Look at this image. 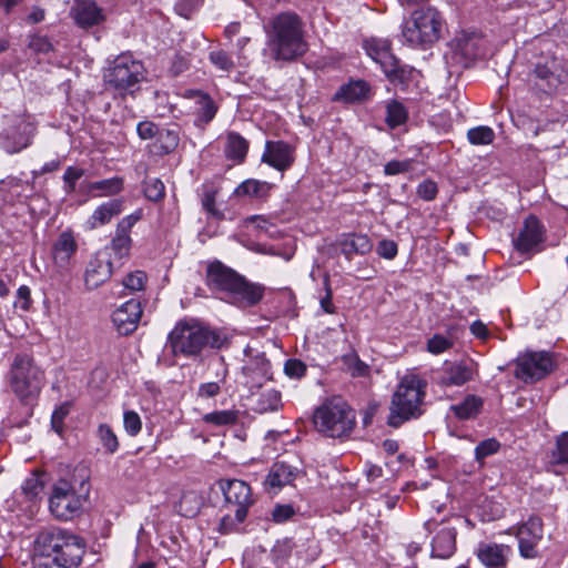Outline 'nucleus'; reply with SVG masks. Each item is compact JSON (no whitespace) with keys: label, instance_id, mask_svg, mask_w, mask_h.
Listing matches in <instances>:
<instances>
[{"label":"nucleus","instance_id":"f257e3e1","mask_svg":"<svg viewBox=\"0 0 568 568\" xmlns=\"http://www.w3.org/2000/svg\"><path fill=\"white\" fill-rule=\"evenodd\" d=\"M266 51L275 61H293L307 51L302 19L292 11L272 17L264 26Z\"/></svg>","mask_w":568,"mask_h":568},{"label":"nucleus","instance_id":"f03ea898","mask_svg":"<svg viewBox=\"0 0 568 568\" xmlns=\"http://www.w3.org/2000/svg\"><path fill=\"white\" fill-rule=\"evenodd\" d=\"M227 342L224 333L202 325L196 321H181L168 336L166 348L173 356L186 358L199 356L204 349L221 348Z\"/></svg>","mask_w":568,"mask_h":568},{"label":"nucleus","instance_id":"7ed1b4c3","mask_svg":"<svg viewBox=\"0 0 568 568\" xmlns=\"http://www.w3.org/2000/svg\"><path fill=\"white\" fill-rule=\"evenodd\" d=\"M206 283L212 291L221 292L233 304L251 306L263 297V287L246 282L232 268L219 261L209 263Z\"/></svg>","mask_w":568,"mask_h":568},{"label":"nucleus","instance_id":"20e7f679","mask_svg":"<svg viewBox=\"0 0 568 568\" xmlns=\"http://www.w3.org/2000/svg\"><path fill=\"white\" fill-rule=\"evenodd\" d=\"M426 382L418 375L409 373L402 377L392 397L388 425L398 427L410 418L422 415Z\"/></svg>","mask_w":568,"mask_h":568},{"label":"nucleus","instance_id":"39448f33","mask_svg":"<svg viewBox=\"0 0 568 568\" xmlns=\"http://www.w3.org/2000/svg\"><path fill=\"white\" fill-rule=\"evenodd\" d=\"M443 27V16L435 8L417 9L402 24V41L414 48H426L440 38Z\"/></svg>","mask_w":568,"mask_h":568},{"label":"nucleus","instance_id":"423d86ee","mask_svg":"<svg viewBox=\"0 0 568 568\" xmlns=\"http://www.w3.org/2000/svg\"><path fill=\"white\" fill-rule=\"evenodd\" d=\"M89 497V487L81 481L79 489L68 479L53 483L48 499L50 514L60 521H70L80 517Z\"/></svg>","mask_w":568,"mask_h":568},{"label":"nucleus","instance_id":"0eeeda50","mask_svg":"<svg viewBox=\"0 0 568 568\" xmlns=\"http://www.w3.org/2000/svg\"><path fill=\"white\" fill-rule=\"evenodd\" d=\"M314 425L327 437L343 438L353 432L356 414L342 398H331L315 410Z\"/></svg>","mask_w":568,"mask_h":568},{"label":"nucleus","instance_id":"6e6552de","mask_svg":"<svg viewBox=\"0 0 568 568\" xmlns=\"http://www.w3.org/2000/svg\"><path fill=\"white\" fill-rule=\"evenodd\" d=\"M103 77L109 90L124 97L139 90L140 83L145 79V69L141 61L123 53L113 60Z\"/></svg>","mask_w":568,"mask_h":568},{"label":"nucleus","instance_id":"1a4fd4ad","mask_svg":"<svg viewBox=\"0 0 568 568\" xmlns=\"http://www.w3.org/2000/svg\"><path fill=\"white\" fill-rule=\"evenodd\" d=\"M71 546L84 550L83 541L78 536L58 527L43 529L38 534V559L67 557V549Z\"/></svg>","mask_w":568,"mask_h":568},{"label":"nucleus","instance_id":"9d476101","mask_svg":"<svg viewBox=\"0 0 568 568\" xmlns=\"http://www.w3.org/2000/svg\"><path fill=\"white\" fill-rule=\"evenodd\" d=\"M483 43L478 33L460 31L449 41L445 58L448 63L467 68L480 55Z\"/></svg>","mask_w":568,"mask_h":568},{"label":"nucleus","instance_id":"9b49d317","mask_svg":"<svg viewBox=\"0 0 568 568\" xmlns=\"http://www.w3.org/2000/svg\"><path fill=\"white\" fill-rule=\"evenodd\" d=\"M363 48L367 55L377 63L384 74L392 81H403L404 70L399 68L398 60L392 52L387 39L369 38L364 40Z\"/></svg>","mask_w":568,"mask_h":568},{"label":"nucleus","instance_id":"f8f14e48","mask_svg":"<svg viewBox=\"0 0 568 568\" xmlns=\"http://www.w3.org/2000/svg\"><path fill=\"white\" fill-rule=\"evenodd\" d=\"M142 217V209H136L131 214L122 217L116 224L111 243L100 252H108L109 258L114 261V264L128 257L132 246L131 230Z\"/></svg>","mask_w":568,"mask_h":568},{"label":"nucleus","instance_id":"ddd939ff","mask_svg":"<svg viewBox=\"0 0 568 568\" xmlns=\"http://www.w3.org/2000/svg\"><path fill=\"white\" fill-rule=\"evenodd\" d=\"M554 369L552 357L546 352H528L516 359L515 376L525 383H532L547 376Z\"/></svg>","mask_w":568,"mask_h":568},{"label":"nucleus","instance_id":"4468645a","mask_svg":"<svg viewBox=\"0 0 568 568\" xmlns=\"http://www.w3.org/2000/svg\"><path fill=\"white\" fill-rule=\"evenodd\" d=\"M509 534L518 541L519 555L525 559L538 556V545L542 539V523L538 517H530L527 521L511 527Z\"/></svg>","mask_w":568,"mask_h":568},{"label":"nucleus","instance_id":"2eb2a0df","mask_svg":"<svg viewBox=\"0 0 568 568\" xmlns=\"http://www.w3.org/2000/svg\"><path fill=\"white\" fill-rule=\"evenodd\" d=\"M226 508H231L239 519H245L248 507L253 504L251 487L243 480L227 479L220 484Z\"/></svg>","mask_w":568,"mask_h":568},{"label":"nucleus","instance_id":"dca6fc26","mask_svg":"<svg viewBox=\"0 0 568 568\" xmlns=\"http://www.w3.org/2000/svg\"><path fill=\"white\" fill-rule=\"evenodd\" d=\"M544 240V225L536 216L530 215L524 221L523 229L514 240V244L521 253H534L540 250Z\"/></svg>","mask_w":568,"mask_h":568},{"label":"nucleus","instance_id":"f3484780","mask_svg":"<svg viewBox=\"0 0 568 568\" xmlns=\"http://www.w3.org/2000/svg\"><path fill=\"white\" fill-rule=\"evenodd\" d=\"M295 161V151L292 145L284 141H266L262 162L271 168L284 172L288 170Z\"/></svg>","mask_w":568,"mask_h":568},{"label":"nucleus","instance_id":"a211bd4d","mask_svg":"<svg viewBox=\"0 0 568 568\" xmlns=\"http://www.w3.org/2000/svg\"><path fill=\"white\" fill-rule=\"evenodd\" d=\"M114 261L109 258L108 252H97L90 260L84 272V284L88 290H95L108 281L112 274Z\"/></svg>","mask_w":568,"mask_h":568},{"label":"nucleus","instance_id":"6ab92c4d","mask_svg":"<svg viewBox=\"0 0 568 568\" xmlns=\"http://www.w3.org/2000/svg\"><path fill=\"white\" fill-rule=\"evenodd\" d=\"M476 556L485 568H507L513 549L504 544L481 542L476 549Z\"/></svg>","mask_w":568,"mask_h":568},{"label":"nucleus","instance_id":"aec40b11","mask_svg":"<svg viewBox=\"0 0 568 568\" xmlns=\"http://www.w3.org/2000/svg\"><path fill=\"white\" fill-rule=\"evenodd\" d=\"M70 17L78 27L83 29L98 26L105 19L102 8L98 7L93 0H73Z\"/></svg>","mask_w":568,"mask_h":568},{"label":"nucleus","instance_id":"412c9836","mask_svg":"<svg viewBox=\"0 0 568 568\" xmlns=\"http://www.w3.org/2000/svg\"><path fill=\"white\" fill-rule=\"evenodd\" d=\"M141 315L140 302L130 300L113 312L112 322L119 334L129 335L136 329Z\"/></svg>","mask_w":568,"mask_h":568},{"label":"nucleus","instance_id":"4be33fe9","mask_svg":"<svg viewBox=\"0 0 568 568\" xmlns=\"http://www.w3.org/2000/svg\"><path fill=\"white\" fill-rule=\"evenodd\" d=\"M36 377L31 357L18 356L11 369V386L21 398L30 394L31 381Z\"/></svg>","mask_w":568,"mask_h":568},{"label":"nucleus","instance_id":"5701e85b","mask_svg":"<svg viewBox=\"0 0 568 568\" xmlns=\"http://www.w3.org/2000/svg\"><path fill=\"white\" fill-rule=\"evenodd\" d=\"M298 473L296 467L285 462H276L271 466L265 478V489L268 493L277 494L283 487L292 485Z\"/></svg>","mask_w":568,"mask_h":568},{"label":"nucleus","instance_id":"b1692460","mask_svg":"<svg viewBox=\"0 0 568 568\" xmlns=\"http://www.w3.org/2000/svg\"><path fill=\"white\" fill-rule=\"evenodd\" d=\"M475 366L469 362L446 363L438 383L443 386H462L473 379Z\"/></svg>","mask_w":568,"mask_h":568},{"label":"nucleus","instance_id":"393cba45","mask_svg":"<svg viewBox=\"0 0 568 568\" xmlns=\"http://www.w3.org/2000/svg\"><path fill=\"white\" fill-rule=\"evenodd\" d=\"M124 181L121 176H112L100 181H85L80 185V192L89 197L114 196L122 192Z\"/></svg>","mask_w":568,"mask_h":568},{"label":"nucleus","instance_id":"a878e982","mask_svg":"<svg viewBox=\"0 0 568 568\" xmlns=\"http://www.w3.org/2000/svg\"><path fill=\"white\" fill-rule=\"evenodd\" d=\"M122 200L114 199L103 202L92 212V214L84 222L85 230H95L108 223L122 212Z\"/></svg>","mask_w":568,"mask_h":568},{"label":"nucleus","instance_id":"bb28decb","mask_svg":"<svg viewBox=\"0 0 568 568\" xmlns=\"http://www.w3.org/2000/svg\"><path fill=\"white\" fill-rule=\"evenodd\" d=\"M343 255L351 260L353 255H365L373 250V242L366 234L348 233L338 240Z\"/></svg>","mask_w":568,"mask_h":568},{"label":"nucleus","instance_id":"cd10ccee","mask_svg":"<svg viewBox=\"0 0 568 568\" xmlns=\"http://www.w3.org/2000/svg\"><path fill=\"white\" fill-rule=\"evenodd\" d=\"M456 549V530L453 527H440L432 540V556L440 559L449 558Z\"/></svg>","mask_w":568,"mask_h":568},{"label":"nucleus","instance_id":"c85d7f7f","mask_svg":"<svg viewBox=\"0 0 568 568\" xmlns=\"http://www.w3.org/2000/svg\"><path fill=\"white\" fill-rule=\"evenodd\" d=\"M243 369L252 386H261L271 378V364L263 354L251 359Z\"/></svg>","mask_w":568,"mask_h":568},{"label":"nucleus","instance_id":"c756f323","mask_svg":"<svg viewBox=\"0 0 568 568\" xmlns=\"http://www.w3.org/2000/svg\"><path fill=\"white\" fill-rule=\"evenodd\" d=\"M549 465L557 475L568 473V432L556 438V446L551 450Z\"/></svg>","mask_w":568,"mask_h":568},{"label":"nucleus","instance_id":"7c9ffc66","mask_svg":"<svg viewBox=\"0 0 568 568\" xmlns=\"http://www.w3.org/2000/svg\"><path fill=\"white\" fill-rule=\"evenodd\" d=\"M84 550L71 546L67 549V557H47L38 559V568H77L83 557Z\"/></svg>","mask_w":568,"mask_h":568},{"label":"nucleus","instance_id":"2f4dec72","mask_svg":"<svg viewBox=\"0 0 568 568\" xmlns=\"http://www.w3.org/2000/svg\"><path fill=\"white\" fill-rule=\"evenodd\" d=\"M29 128L30 125L28 124H21L10 134L0 136V146L8 153H16L27 148L31 142Z\"/></svg>","mask_w":568,"mask_h":568},{"label":"nucleus","instance_id":"473e14b6","mask_svg":"<svg viewBox=\"0 0 568 568\" xmlns=\"http://www.w3.org/2000/svg\"><path fill=\"white\" fill-rule=\"evenodd\" d=\"M29 128L30 125L28 124H21L10 134L0 136V146L8 153H16L27 148L31 142Z\"/></svg>","mask_w":568,"mask_h":568},{"label":"nucleus","instance_id":"72a5a7b5","mask_svg":"<svg viewBox=\"0 0 568 568\" xmlns=\"http://www.w3.org/2000/svg\"><path fill=\"white\" fill-rule=\"evenodd\" d=\"M77 251V243L71 232H62L53 245V258L59 266L68 264Z\"/></svg>","mask_w":568,"mask_h":568},{"label":"nucleus","instance_id":"f704fd0d","mask_svg":"<svg viewBox=\"0 0 568 568\" xmlns=\"http://www.w3.org/2000/svg\"><path fill=\"white\" fill-rule=\"evenodd\" d=\"M368 92L369 88L365 81H351L339 88L334 95V100L353 103L365 99Z\"/></svg>","mask_w":568,"mask_h":568},{"label":"nucleus","instance_id":"c9c22d12","mask_svg":"<svg viewBox=\"0 0 568 568\" xmlns=\"http://www.w3.org/2000/svg\"><path fill=\"white\" fill-rule=\"evenodd\" d=\"M248 142L239 133L231 132L227 135L225 155L229 159L242 162L247 153Z\"/></svg>","mask_w":568,"mask_h":568},{"label":"nucleus","instance_id":"e433bc0d","mask_svg":"<svg viewBox=\"0 0 568 568\" xmlns=\"http://www.w3.org/2000/svg\"><path fill=\"white\" fill-rule=\"evenodd\" d=\"M386 124L390 129H395L406 123L408 119V111L404 104L397 100H392L386 103Z\"/></svg>","mask_w":568,"mask_h":568},{"label":"nucleus","instance_id":"4c0bfd02","mask_svg":"<svg viewBox=\"0 0 568 568\" xmlns=\"http://www.w3.org/2000/svg\"><path fill=\"white\" fill-rule=\"evenodd\" d=\"M483 407V399L475 395H468L460 404L453 405L452 409L460 419L475 417Z\"/></svg>","mask_w":568,"mask_h":568},{"label":"nucleus","instance_id":"58836bf2","mask_svg":"<svg viewBox=\"0 0 568 568\" xmlns=\"http://www.w3.org/2000/svg\"><path fill=\"white\" fill-rule=\"evenodd\" d=\"M281 405V393L276 389H267L260 395L255 409L258 413L275 412Z\"/></svg>","mask_w":568,"mask_h":568},{"label":"nucleus","instance_id":"ea45409f","mask_svg":"<svg viewBox=\"0 0 568 568\" xmlns=\"http://www.w3.org/2000/svg\"><path fill=\"white\" fill-rule=\"evenodd\" d=\"M97 436L103 449L108 454H114L119 449V439L113 429L108 424H100Z\"/></svg>","mask_w":568,"mask_h":568},{"label":"nucleus","instance_id":"a19ab883","mask_svg":"<svg viewBox=\"0 0 568 568\" xmlns=\"http://www.w3.org/2000/svg\"><path fill=\"white\" fill-rule=\"evenodd\" d=\"M202 419L204 423L212 424L214 426H227L237 420V412L232 409L216 410L205 414Z\"/></svg>","mask_w":568,"mask_h":568},{"label":"nucleus","instance_id":"79ce46f5","mask_svg":"<svg viewBox=\"0 0 568 568\" xmlns=\"http://www.w3.org/2000/svg\"><path fill=\"white\" fill-rule=\"evenodd\" d=\"M267 190V183L257 180H246L234 191L237 196H262Z\"/></svg>","mask_w":568,"mask_h":568},{"label":"nucleus","instance_id":"37998d69","mask_svg":"<svg viewBox=\"0 0 568 568\" xmlns=\"http://www.w3.org/2000/svg\"><path fill=\"white\" fill-rule=\"evenodd\" d=\"M454 346V338L450 334H435L427 341L426 349L433 355H439Z\"/></svg>","mask_w":568,"mask_h":568},{"label":"nucleus","instance_id":"c03bdc74","mask_svg":"<svg viewBox=\"0 0 568 568\" xmlns=\"http://www.w3.org/2000/svg\"><path fill=\"white\" fill-rule=\"evenodd\" d=\"M209 60L221 72L230 73L235 69L232 57L224 50L211 51Z\"/></svg>","mask_w":568,"mask_h":568},{"label":"nucleus","instance_id":"a18cd8bd","mask_svg":"<svg viewBox=\"0 0 568 568\" xmlns=\"http://www.w3.org/2000/svg\"><path fill=\"white\" fill-rule=\"evenodd\" d=\"M341 359L353 376H364L368 371V366L361 361L354 351L344 354Z\"/></svg>","mask_w":568,"mask_h":568},{"label":"nucleus","instance_id":"49530a36","mask_svg":"<svg viewBox=\"0 0 568 568\" xmlns=\"http://www.w3.org/2000/svg\"><path fill=\"white\" fill-rule=\"evenodd\" d=\"M468 141L474 145H487L494 141L495 133L489 126H477L468 130Z\"/></svg>","mask_w":568,"mask_h":568},{"label":"nucleus","instance_id":"de8ad7c7","mask_svg":"<svg viewBox=\"0 0 568 568\" xmlns=\"http://www.w3.org/2000/svg\"><path fill=\"white\" fill-rule=\"evenodd\" d=\"M500 449V444L495 438H488L480 442L475 448V459L480 465L484 464L486 457L495 455Z\"/></svg>","mask_w":568,"mask_h":568},{"label":"nucleus","instance_id":"09e8293b","mask_svg":"<svg viewBox=\"0 0 568 568\" xmlns=\"http://www.w3.org/2000/svg\"><path fill=\"white\" fill-rule=\"evenodd\" d=\"M123 427L129 436H136L142 429V420L140 415L134 410H124Z\"/></svg>","mask_w":568,"mask_h":568},{"label":"nucleus","instance_id":"8fccbe9b","mask_svg":"<svg viewBox=\"0 0 568 568\" xmlns=\"http://www.w3.org/2000/svg\"><path fill=\"white\" fill-rule=\"evenodd\" d=\"M146 282V274L142 271H135L128 274L123 280V287L129 292L141 291Z\"/></svg>","mask_w":568,"mask_h":568},{"label":"nucleus","instance_id":"3c124183","mask_svg":"<svg viewBox=\"0 0 568 568\" xmlns=\"http://www.w3.org/2000/svg\"><path fill=\"white\" fill-rule=\"evenodd\" d=\"M199 498L195 494H184L180 501V513L185 517H193L199 510Z\"/></svg>","mask_w":568,"mask_h":568},{"label":"nucleus","instance_id":"603ef678","mask_svg":"<svg viewBox=\"0 0 568 568\" xmlns=\"http://www.w3.org/2000/svg\"><path fill=\"white\" fill-rule=\"evenodd\" d=\"M69 413H70V403H68V402L61 404L53 410L52 416H51V427L57 434H59V435L62 434L63 422Z\"/></svg>","mask_w":568,"mask_h":568},{"label":"nucleus","instance_id":"864d4df0","mask_svg":"<svg viewBox=\"0 0 568 568\" xmlns=\"http://www.w3.org/2000/svg\"><path fill=\"white\" fill-rule=\"evenodd\" d=\"M144 194L151 201H159L164 196V184L159 179H150L145 182Z\"/></svg>","mask_w":568,"mask_h":568},{"label":"nucleus","instance_id":"5fc2aeb1","mask_svg":"<svg viewBox=\"0 0 568 568\" xmlns=\"http://www.w3.org/2000/svg\"><path fill=\"white\" fill-rule=\"evenodd\" d=\"M243 521L244 519L237 518L236 513L225 507V514L220 523V531L223 534L231 532Z\"/></svg>","mask_w":568,"mask_h":568},{"label":"nucleus","instance_id":"6e6d98bb","mask_svg":"<svg viewBox=\"0 0 568 568\" xmlns=\"http://www.w3.org/2000/svg\"><path fill=\"white\" fill-rule=\"evenodd\" d=\"M83 170L74 166H69L64 174H63V181H64V190L68 193H72L75 191L77 182L82 178Z\"/></svg>","mask_w":568,"mask_h":568},{"label":"nucleus","instance_id":"4d7b16f0","mask_svg":"<svg viewBox=\"0 0 568 568\" xmlns=\"http://www.w3.org/2000/svg\"><path fill=\"white\" fill-rule=\"evenodd\" d=\"M284 372L291 378H301L306 373V365L300 359H287L284 364Z\"/></svg>","mask_w":568,"mask_h":568},{"label":"nucleus","instance_id":"13d9d810","mask_svg":"<svg viewBox=\"0 0 568 568\" xmlns=\"http://www.w3.org/2000/svg\"><path fill=\"white\" fill-rule=\"evenodd\" d=\"M412 166L410 160H404V161H389L384 166V172L386 175H396L400 173L407 172Z\"/></svg>","mask_w":568,"mask_h":568},{"label":"nucleus","instance_id":"bf43d9fd","mask_svg":"<svg viewBox=\"0 0 568 568\" xmlns=\"http://www.w3.org/2000/svg\"><path fill=\"white\" fill-rule=\"evenodd\" d=\"M377 254L386 260H393L398 252L397 244L392 240H383L377 245Z\"/></svg>","mask_w":568,"mask_h":568},{"label":"nucleus","instance_id":"052dcab7","mask_svg":"<svg viewBox=\"0 0 568 568\" xmlns=\"http://www.w3.org/2000/svg\"><path fill=\"white\" fill-rule=\"evenodd\" d=\"M200 119L204 122H210L216 113L214 102L210 98L203 97L200 100Z\"/></svg>","mask_w":568,"mask_h":568},{"label":"nucleus","instance_id":"680f3d73","mask_svg":"<svg viewBox=\"0 0 568 568\" xmlns=\"http://www.w3.org/2000/svg\"><path fill=\"white\" fill-rule=\"evenodd\" d=\"M32 304L31 291L28 286H20L17 292V301L14 307L22 311H28Z\"/></svg>","mask_w":568,"mask_h":568},{"label":"nucleus","instance_id":"e2e57ef3","mask_svg":"<svg viewBox=\"0 0 568 568\" xmlns=\"http://www.w3.org/2000/svg\"><path fill=\"white\" fill-rule=\"evenodd\" d=\"M437 185L435 182L426 180L422 182L417 187V194L426 201H430L437 195Z\"/></svg>","mask_w":568,"mask_h":568},{"label":"nucleus","instance_id":"0e129e2a","mask_svg":"<svg viewBox=\"0 0 568 568\" xmlns=\"http://www.w3.org/2000/svg\"><path fill=\"white\" fill-rule=\"evenodd\" d=\"M324 286L326 294L321 298V307L325 313L333 314L335 313V306L332 301L333 294L327 277L324 278Z\"/></svg>","mask_w":568,"mask_h":568},{"label":"nucleus","instance_id":"69168bd1","mask_svg":"<svg viewBox=\"0 0 568 568\" xmlns=\"http://www.w3.org/2000/svg\"><path fill=\"white\" fill-rule=\"evenodd\" d=\"M138 134L141 139L148 140L155 135L158 126L150 121H142L136 126Z\"/></svg>","mask_w":568,"mask_h":568},{"label":"nucleus","instance_id":"338daca9","mask_svg":"<svg viewBox=\"0 0 568 568\" xmlns=\"http://www.w3.org/2000/svg\"><path fill=\"white\" fill-rule=\"evenodd\" d=\"M33 476H36V470L31 471V477L27 478L21 486V493L30 501H33L36 498V478Z\"/></svg>","mask_w":568,"mask_h":568},{"label":"nucleus","instance_id":"774afa93","mask_svg":"<svg viewBox=\"0 0 568 568\" xmlns=\"http://www.w3.org/2000/svg\"><path fill=\"white\" fill-rule=\"evenodd\" d=\"M294 514V510L288 505H278L274 508L272 516L274 521L282 523L287 520L292 515Z\"/></svg>","mask_w":568,"mask_h":568}]
</instances>
